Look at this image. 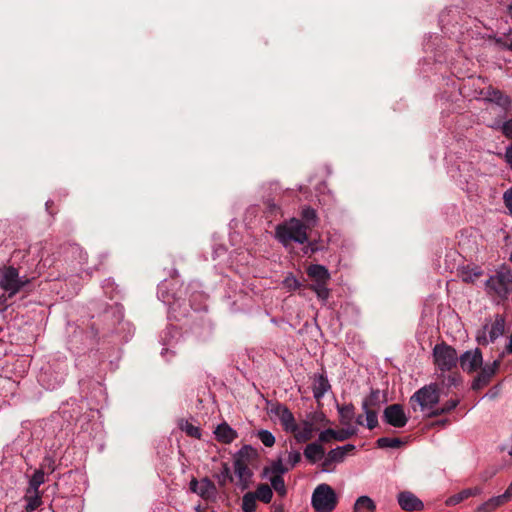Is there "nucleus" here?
<instances>
[{
    "label": "nucleus",
    "mask_w": 512,
    "mask_h": 512,
    "mask_svg": "<svg viewBox=\"0 0 512 512\" xmlns=\"http://www.w3.org/2000/svg\"><path fill=\"white\" fill-rule=\"evenodd\" d=\"M258 457L257 451L250 445H244L234 456V472L238 478L237 485L242 491L252 483L253 471L249 467Z\"/></svg>",
    "instance_id": "1"
},
{
    "label": "nucleus",
    "mask_w": 512,
    "mask_h": 512,
    "mask_svg": "<svg viewBox=\"0 0 512 512\" xmlns=\"http://www.w3.org/2000/svg\"><path fill=\"white\" fill-rule=\"evenodd\" d=\"M308 230L300 219L292 218L288 223L276 227V237L284 246L291 241L304 244L308 242Z\"/></svg>",
    "instance_id": "2"
},
{
    "label": "nucleus",
    "mask_w": 512,
    "mask_h": 512,
    "mask_svg": "<svg viewBox=\"0 0 512 512\" xmlns=\"http://www.w3.org/2000/svg\"><path fill=\"white\" fill-rule=\"evenodd\" d=\"M440 400V391L436 383L425 385L418 389L409 399L411 408L425 411L434 408Z\"/></svg>",
    "instance_id": "3"
},
{
    "label": "nucleus",
    "mask_w": 512,
    "mask_h": 512,
    "mask_svg": "<svg viewBox=\"0 0 512 512\" xmlns=\"http://www.w3.org/2000/svg\"><path fill=\"white\" fill-rule=\"evenodd\" d=\"M486 288L490 295L507 299L512 294V272L510 270L496 272L487 280Z\"/></svg>",
    "instance_id": "4"
},
{
    "label": "nucleus",
    "mask_w": 512,
    "mask_h": 512,
    "mask_svg": "<svg viewBox=\"0 0 512 512\" xmlns=\"http://www.w3.org/2000/svg\"><path fill=\"white\" fill-rule=\"evenodd\" d=\"M311 503L317 512H332L337 506L338 499L331 486L323 483L315 488Z\"/></svg>",
    "instance_id": "5"
},
{
    "label": "nucleus",
    "mask_w": 512,
    "mask_h": 512,
    "mask_svg": "<svg viewBox=\"0 0 512 512\" xmlns=\"http://www.w3.org/2000/svg\"><path fill=\"white\" fill-rule=\"evenodd\" d=\"M433 357L434 363L443 372L451 371L457 366L459 361L456 350L444 342L435 345L433 349Z\"/></svg>",
    "instance_id": "6"
},
{
    "label": "nucleus",
    "mask_w": 512,
    "mask_h": 512,
    "mask_svg": "<svg viewBox=\"0 0 512 512\" xmlns=\"http://www.w3.org/2000/svg\"><path fill=\"white\" fill-rule=\"evenodd\" d=\"M28 283V279L22 280L19 277L18 270L13 266L0 268V287L9 292V297L14 296Z\"/></svg>",
    "instance_id": "7"
},
{
    "label": "nucleus",
    "mask_w": 512,
    "mask_h": 512,
    "mask_svg": "<svg viewBox=\"0 0 512 512\" xmlns=\"http://www.w3.org/2000/svg\"><path fill=\"white\" fill-rule=\"evenodd\" d=\"M507 354L502 351L499 355V357L494 360L491 364H485L482 365L479 369L478 375L474 378L472 382V389L475 391L481 390L485 386H487L494 375L497 373V371L500 368V365L502 363V360Z\"/></svg>",
    "instance_id": "8"
},
{
    "label": "nucleus",
    "mask_w": 512,
    "mask_h": 512,
    "mask_svg": "<svg viewBox=\"0 0 512 512\" xmlns=\"http://www.w3.org/2000/svg\"><path fill=\"white\" fill-rule=\"evenodd\" d=\"M383 419L387 424L395 428H402L408 422L403 406L400 404L387 406L383 412Z\"/></svg>",
    "instance_id": "9"
},
{
    "label": "nucleus",
    "mask_w": 512,
    "mask_h": 512,
    "mask_svg": "<svg viewBox=\"0 0 512 512\" xmlns=\"http://www.w3.org/2000/svg\"><path fill=\"white\" fill-rule=\"evenodd\" d=\"M458 362L467 373L475 372L483 365L482 352L479 348L466 351L460 355Z\"/></svg>",
    "instance_id": "10"
},
{
    "label": "nucleus",
    "mask_w": 512,
    "mask_h": 512,
    "mask_svg": "<svg viewBox=\"0 0 512 512\" xmlns=\"http://www.w3.org/2000/svg\"><path fill=\"white\" fill-rule=\"evenodd\" d=\"M270 411L279 419L285 431L291 432L296 429V421L294 415L287 406L281 403H276L271 406Z\"/></svg>",
    "instance_id": "11"
},
{
    "label": "nucleus",
    "mask_w": 512,
    "mask_h": 512,
    "mask_svg": "<svg viewBox=\"0 0 512 512\" xmlns=\"http://www.w3.org/2000/svg\"><path fill=\"white\" fill-rule=\"evenodd\" d=\"M399 506L405 511H420L423 509V502L409 491H403L398 494Z\"/></svg>",
    "instance_id": "12"
},
{
    "label": "nucleus",
    "mask_w": 512,
    "mask_h": 512,
    "mask_svg": "<svg viewBox=\"0 0 512 512\" xmlns=\"http://www.w3.org/2000/svg\"><path fill=\"white\" fill-rule=\"evenodd\" d=\"M306 273L315 282L314 285L328 284L330 280L328 269L320 264H310L306 269Z\"/></svg>",
    "instance_id": "13"
},
{
    "label": "nucleus",
    "mask_w": 512,
    "mask_h": 512,
    "mask_svg": "<svg viewBox=\"0 0 512 512\" xmlns=\"http://www.w3.org/2000/svg\"><path fill=\"white\" fill-rule=\"evenodd\" d=\"M315 430L313 423L305 420L300 425L296 423V429L291 432L298 442L304 443L312 439Z\"/></svg>",
    "instance_id": "14"
},
{
    "label": "nucleus",
    "mask_w": 512,
    "mask_h": 512,
    "mask_svg": "<svg viewBox=\"0 0 512 512\" xmlns=\"http://www.w3.org/2000/svg\"><path fill=\"white\" fill-rule=\"evenodd\" d=\"M218 489L215 483L208 477L200 480L198 495L205 500H214L217 497Z\"/></svg>",
    "instance_id": "15"
},
{
    "label": "nucleus",
    "mask_w": 512,
    "mask_h": 512,
    "mask_svg": "<svg viewBox=\"0 0 512 512\" xmlns=\"http://www.w3.org/2000/svg\"><path fill=\"white\" fill-rule=\"evenodd\" d=\"M216 439L224 444H230L237 438V432L227 423H222L215 430Z\"/></svg>",
    "instance_id": "16"
},
{
    "label": "nucleus",
    "mask_w": 512,
    "mask_h": 512,
    "mask_svg": "<svg viewBox=\"0 0 512 512\" xmlns=\"http://www.w3.org/2000/svg\"><path fill=\"white\" fill-rule=\"evenodd\" d=\"M324 455H325L324 447L317 442L308 444L304 449L305 458L312 464L316 463L318 460L323 458Z\"/></svg>",
    "instance_id": "17"
},
{
    "label": "nucleus",
    "mask_w": 512,
    "mask_h": 512,
    "mask_svg": "<svg viewBox=\"0 0 512 512\" xmlns=\"http://www.w3.org/2000/svg\"><path fill=\"white\" fill-rule=\"evenodd\" d=\"M343 460V452L337 448L332 449L328 452L324 461L321 463V469L324 472H331L334 469L333 464L341 463Z\"/></svg>",
    "instance_id": "18"
},
{
    "label": "nucleus",
    "mask_w": 512,
    "mask_h": 512,
    "mask_svg": "<svg viewBox=\"0 0 512 512\" xmlns=\"http://www.w3.org/2000/svg\"><path fill=\"white\" fill-rule=\"evenodd\" d=\"M331 388V385L324 374L319 375L313 385V396L316 400H320L325 393Z\"/></svg>",
    "instance_id": "19"
},
{
    "label": "nucleus",
    "mask_w": 512,
    "mask_h": 512,
    "mask_svg": "<svg viewBox=\"0 0 512 512\" xmlns=\"http://www.w3.org/2000/svg\"><path fill=\"white\" fill-rule=\"evenodd\" d=\"M337 410L342 425L350 426L355 418V407L352 403L346 405H337Z\"/></svg>",
    "instance_id": "20"
},
{
    "label": "nucleus",
    "mask_w": 512,
    "mask_h": 512,
    "mask_svg": "<svg viewBox=\"0 0 512 512\" xmlns=\"http://www.w3.org/2000/svg\"><path fill=\"white\" fill-rule=\"evenodd\" d=\"M480 492H481V490L477 487L464 489L461 492L449 497L446 500V504L448 506H453V505L459 504L460 502L468 499L469 497L478 495Z\"/></svg>",
    "instance_id": "21"
},
{
    "label": "nucleus",
    "mask_w": 512,
    "mask_h": 512,
    "mask_svg": "<svg viewBox=\"0 0 512 512\" xmlns=\"http://www.w3.org/2000/svg\"><path fill=\"white\" fill-rule=\"evenodd\" d=\"M302 223L310 230L316 226L318 222V216L315 209L310 206H304L301 209Z\"/></svg>",
    "instance_id": "22"
},
{
    "label": "nucleus",
    "mask_w": 512,
    "mask_h": 512,
    "mask_svg": "<svg viewBox=\"0 0 512 512\" xmlns=\"http://www.w3.org/2000/svg\"><path fill=\"white\" fill-rule=\"evenodd\" d=\"M221 471L214 474V477L216 478L218 482V486L220 489H224L227 485V483H232L234 481V477L231 474L230 467L227 463H222L221 465Z\"/></svg>",
    "instance_id": "23"
},
{
    "label": "nucleus",
    "mask_w": 512,
    "mask_h": 512,
    "mask_svg": "<svg viewBox=\"0 0 512 512\" xmlns=\"http://www.w3.org/2000/svg\"><path fill=\"white\" fill-rule=\"evenodd\" d=\"M380 404V391L378 389L372 390L371 393L364 398L362 402V409L378 411V409L380 408Z\"/></svg>",
    "instance_id": "24"
},
{
    "label": "nucleus",
    "mask_w": 512,
    "mask_h": 512,
    "mask_svg": "<svg viewBox=\"0 0 512 512\" xmlns=\"http://www.w3.org/2000/svg\"><path fill=\"white\" fill-rule=\"evenodd\" d=\"M506 502L507 501L505 500V496H503V495L492 497L488 501H486L483 504H481L478 507L477 511L478 512H491V511H493L494 509H496L497 507L503 505Z\"/></svg>",
    "instance_id": "25"
},
{
    "label": "nucleus",
    "mask_w": 512,
    "mask_h": 512,
    "mask_svg": "<svg viewBox=\"0 0 512 512\" xmlns=\"http://www.w3.org/2000/svg\"><path fill=\"white\" fill-rule=\"evenodd\" d=\"M253 493L256 494L257 500H260L265 504L270 503L273 497L272 488L265 483L259 484L256 489V492Z\"/></svg>",
    "instance_id": "26"
},
{
    "label": "nucleus",
    "mask_w": 512,
    "mask_h": 512,
    "mask_svg": "<svg viewBox=\"0 0 512 512\" xmlns=\"http://www.w3.org/2000/svg\"><path fill=\"white\" fill-rule=\"evenodd\" d=\"M505 321L502 317H497L489 329L490 342H494L504 333Z\"/></svg>",
    "instance_id": "27"
},
{
    "label": "nucleus",
    "mask_w": 512,
    "mask_h": 512,
    "mask_svg": "<svg viewBox=\"0 0 512 512\" xmlns=\"http://www.w3.org/2000/svg\"><path fill=\"white\" fill-rule=\"evenodd\" d=\"M45 482V473L42 469L36 470L29 481L28 493L39 492V487Z\"/></svg>",
    "instance_id": "28"
},
{
    "label": "nucleus",
    "mask_w": 512,
    "mask_h": 512,
    "mask_svg": "<svg viewBox=\"0 0 512 512\" xmlns=\"http://www.w3.org/2000/svg\"><path fill=\"white\" fill-rule=\"evenodd\" d=\"M362 509H366L368 512H375L376 504L368 496H360L354 504V512H359Z\"/></svg>",
    "instance_id": "29"
},
{
    "label": "nucleus",
    "mask_w": 512,
    "mask_h": 512,
    "mask_svg": "<svg viewBox=\"0 0 512 512\" xmlns=\"http://www.w3.org/2000/svg\"><path fill=\"white\" fill-rule=\"evenodd\" d=\"M25 499L27 501L26 511L32 512L42 504V496L40 492H32L31 494L26 491Z\"/></svg>",
    "instance_id": "30"
},
{
    "label": "nucleus",
    "mask_w": 512,
    "mask_h": 512,
    "mask_svg": "<svg viewBox=\"0 0 512 512\" xmlns=\"http://www.w3.org/2000/svg\"><path fill=\"white\" fill-rule=\"evenodd\" d=\"M289 471V468L285 465H283L282 460L278 459L272 463L270 467H264L262 476H267L270 472H272L274 475H280L287 473Z\"/></svg>",
    "instance_id": "31"
},
{
    "label": "nucleus",
    "mask_w": 512,
    "mask_h": 512,
    "mask_svg": "<svg viewBox=\"0 0 512 512\" xmlns=\"http://www.w3.org/2000/svg\"><path fill=\"white\" fill-rule=\"evenodd\" d=\"M256 494L253 492H247L242 498V510L243 512H255L257 508Z\"/></svg>",
    "instance_id": "32"
},
{
    "label": "nucleus",
    "mask_w": 512,
    "mask_h": 512,
    "mask_svg": "<svg viewBox=\"0 0 512 512\" xmlns=\"http://www.w3.org/2000/svg\"><path fill=\"white\" fill-rule=\"evenodd\" d=\"M271 488L274 489L279 496L284 497L287 493L286 485L283 476L273 475L270 478Z\"/></svg>",
    "instance_id": "33"
},
{
    "label": "nucleus",
    "mask_w": 512,
    "mask_h": 512,
    "mask_svg": "<svg viewBox=\"0 0 512 512\" xmlns=\"http://www.w3.org/2000/svg\"><path fill=\"white\" fill-rule=\"evenodd\" d=\"M376 444L379 448H400L403 441L399 438L381 437L377 439Z\"/></svg>",
    "instance_id": "34"
},
{
    "label": "nucleus",
    "mask_w": 512,
    "mask_h": 512,
    "mask_svg": "<svg viewBox=\"0 0 512 512\" xmlns=\"http://www.w3.org/2000/svg\"><path fill=\"white\" fill-rule=\"evenodd\" d=\"M180 428L188 436L199 439L201 437L200 429L188 421H182Z\"/></svg>",
    "instance_id": "35"
},
{
    "label": "nucleus",
    "mask_w": 512,
    "mask_h": 512,
    "mask_svg": "<svg viewBox=\"0 0 512 512\" xmlns=\"http://www.w3.org/2000/svg\"><path fill=\"white\" fill-rule=\"evenodd\" d=\"M257 437L266 447H272L275 444V437L268 430H260L257 433Z\"/></svg>",
    "instance_id": "36"
},
{
    "label": "nucleus",
    "mask_w": 512,
    "mask_h": 512,
    "mask_svg": "<svg viewBox=\"0 0 512 512\" xmlns=\"http://www.w3.org/2000/svg\"><path fill=\"white\" fill-rule=\"evenodd\" d=\"M366 414L367 428L373 430L378 426V417L376 410H364Z\"/></svg>",
    "instance_id": "37"
},
{
    "label": "nucleus",
    "mask_w": 512,
    "mask_h": 512,
    "mask_svg": "<svg viewBox=\"0 0 512 512\" xmlns=\"http://www.w3.org/2000/svg\"><path fill=\"white\" fill-rule=\"evenodd\" d=\"M309 288L317 294L318 298L322 300L328 299L329 289L327 288V284L310 285Z\"/></svg>",
    "instance_id": "38"
},
{
    "label": "nucleus",
    "mask_w": 512,
    "mask_h": 512,
    "mask_svg": "<svg viewBox=\"0 0 512 512\" xmlns=\"http://www.w3.org/2000/svg\"><path fill=\"white\" fill-rule=\"evenodd\" d=\"M357 433L356 428H347V429H341L339 431H336L335 440L337 441H345L352 436H354Z\"/></svg>",
    "instance_id": "39"
},
{
    "label": "nucleus",
    "mask_w": 512,
    "mask_h": 512,
    "mask_svg": "<svg viewBox=\"0 0 512 512\" xmlns=\"http://www.w3.org/2000/svg\"><path fill=\"white\" fill-rule=\"evenodd\" d=\"M283 283L289 290H298L302 287V283L292 274L287 276Z\"/></svg>",
    "instance_id": "40"
},
{
    "label": "nucleus",
    "mask_w": 512,
    "mask_h": 512,
    "mask_svg": "<svg viewBox=\"0 0 512 512\" xmlns=\"http://www.w3.org/2000/svg\"><path fill=\"white\" fill-rule=\"evenodd\" d=\"M336 431L334 429H326L319 434V441L322 443H328L330 440H335Z\"/></svg>",
    "instance_id": "41"
},
{
    "label": "nucleus",
    "mask_w": 512,
    "mask_h": 512,
    "mask_svg": "<svg viewBox=\"0 0 512 512\" xmlns=\"http://www.w3.org/2000/svg\"><path fill=\"white\" fill-rule=\"evenodd\" d=\"M302 459L301 453L299 451H291L288 453V463L291 468L295 467Z\"/></svg>",
    "instance_id": "42"
},
{
    "label": "nucleus",
    "mask_w": 512,
    "mask_h": 512,
    "mask_svg": "<svg viewBox=\"0 0 512 512\" xmlns=\"http://www.w3.org/2000/svg\"><path fill=\"white\" fill-rule=\"evenodd\" d=\"M503 201L505 207L509 210V213L512 214V187L504 192Z\"/></svg>",
    "instance_id": "43"
},
{
    "label": "nucleus",
    "mask_w": 512,
    "mask_h": 512,
    "mask_svg": "<svg viewBox=\"0 0 512 512\" xmlns=\"http://www.w3.org/2000/svg\"><path fill=\"white\" fill-rule=\"evenodd\" d=\"M265 207L271 215H276L280 211V207L272 199L265 201Z\"/></svg>",
    "instance_id": "44"
},
{
    "label": "nucleus",
    "mask_w": 512,
    "mask_h": 512,
    "mask_svg": "<svg viewBox=\"0 0 512 512\" xmlns=\"http://www.w3.org/2000/svg\"><path fill=\"white\" fill-rule=\"evenodd\" d=\"M459 404V400L458 399H450L448 401H446L443 406L441 408H443V410H445V413H449L451 412L452 410H454Z\"/></svg>",
    "instance_id": "45"
},
{
    "label": "nucleus",
    "mask_w": 512,
    "mask_h": 512,
    "mask_svg": "<svg viewBox=\"0 0 512 512\" xmlns=\"http://www.w3.org/2000/svg\"><path fill=\"white\" fill-rule=\"evenodd\" d=\"M502 132L506 137L512 139V119L503 123Z\"/></svg>",
    "instance_id": "46"
},
{
    "label": "nucleus",
    "mask_w": 512,
    "mask_h": 512,
    "mask_svg": "<svg viewBox=\"0 0 512 512\" xmlns=\"http://www.w3.org/2000/svg\"><path fill=\"white\" fill-rule=\"evenodd\" d=\"M318 251V246L314 242H308V244L303 248V252L306 255L311 256L312 254Z\"/></svg>",
    "instance_id": "47"
},
{
    "label": "nucleus",
    "mask_w": 512,
    "mask_h": 512,
    "mask_svg": "<svg viewBox=\"0 0 512 512\" xmlns=\"http://www.w3.org/2000/svg\"><path fill=\"white\" fill-rule=\"evenodd\" d=\"M447 381H448V383H447L448 386L456 387L459 385L460 375L457 373L451 374L448 376Z\"/></svg>",
    "instance_id": "48"
},
{
    "label": "nucleus",
    "mask_w": 512,
    "mask_h": 512,
    "mask_svg": "<svg viewBox=\"0 0 512 512\" xmlns=\"http://www.w3.org/2000/svg\"><path fill=\"white\" fill-rule=\"evenodd\" d=\"M430 410L431 411L428 414V417H430V418H436V417H439V416H441L443 414H446L445 410H443V408H441V407H439V408H435L434 407V408H432Z\"/></svg>",
    "instance_id": "49"
},
{
    "label": "nucleus",
    "mask_w": 512,
    "mask_h": 512,
    "mask_svg": "<svg viewBox=\"0 0 512 512\" xmlns=\"http://www.w3.org/2000/svg\"><path fill=\"white\" fill-rule=\"evenodd\" d=\"M337 449H340V451L343 452V458L349 453L352 452L355 449V446L353 444H347L343 447H337Z\"/></svg>",
    "instance_id": "50"
},
{
    "label": "nucleus",
    "mask_w": 512,
    "mask_h": 512,
    "mask_svg": "<svg viewBox=\"0 0 512 512\" xmlns=\"http://www.w3.org/2000/svg\"><path fill=\"white\" fill-rule=\"evenodd\" d=\"M479 275H480L479 273H474V275L472 276L469 273L463 272L462 273V278H463V281H465V282H473L474 278L479 277Z\"/></svg>",
    "instance_id": "51"
},
{
    "label": "nucleus",
    "mask_w": 512,
    "mask_h": 512,
    "mask_svg": "<svg viewBox=\"0 0 512 512\" xmlns=\"http://www.w3.org/2000/svg\"><path fill=\"white\" fill-rule=\"evenodd\" d=\"M199 486L200 481H197L195 478H193L190 482V490L194 493H199Z\"/></svg>",
    "instance_id": "52"
},
{
    "label": "nucleus",
    "mask_w": 512,
    "mask_h": 512,
    "mask_svg": "<svg viewBox=\"0 0 512 512\" xmlns=\"http://www.w3.org/2000/svg\"><path fill=\"white\" fill-rule=\"evenodd\" d=\"M505 158L507 163L512 168V144L506 149Z\"/></svg>",
    "instance_id": "53"
},
{
    "label": "nucleus",
    "mask_w": 512,
    "mask_h": 512,
    "mask_svg": "<svg viewBox=\"0 0 512 512\" xmlns=\"http://www.w3.org/2000/svg\"><path fill=\"white\" fill-rule=\"evenodd\" d=\"M502 495L505 496L506 501H509L512 498V481H511V484L508 486V488Z\"/></svg>",
    "instance_id": "54"
},
{
    "label": "nucleus",
    "mask_w": 512,
    "mask_h": 512,
    "mask_svg": "<svg viewBox=\"0 0 512 512\" xmlns=\"http://www.w3.org/2000/svg\"><path fill=\"white\" fill-rule=\"evenodd\" d=\"M356 423H357L358 425H363V424H364L363 415H359V416L356 418Z\"/></svg>",
    "instance_id": "55"
},
{
    "label": "nucleus",
    "mask_w": 512,
    "mask_h": 512,
    "mask_svg": "<svg viewBox=\"0 0 512 512\" xmlns=\"http://www.w3.org/2000/svg\"><path fill=\"white\" fill-rule=\"evenodd\" d=\"M509 14L512 18V5L509 6ZM508 48L512 51V42L509 44Z\"/></svg>",
    "instance_id": "56"
},
{
    "label": "nucleus",
    "mask_w": 512,
    "mask_h": 512,
    "mask_svg": "<svg viewBox=\"0 0 512 512\" xmlns=\"http://www.w3.org/2000/svg\"><path fill=\"white\" fill-rule=\"evenodd\" d=\"M478 341H479V344H487L486 338H484L483 341L480 338H478Z\"/></svg>",
    "instance_id": "57"
},
{
    "label": "nucleus",
    "mask_w": 512,
    "mask_h": 512,
    "mask_svg": "<svg viewBox=\"0 0 512 512\" xmlns=\"http://www.w3.org/2000/svg\"><path fill=\"white\" fill-rule=\"evenodd\" d=\"M448 422H449V420L446 419V420L439 421L438 423L441 425H446Z\"/></svg>",
    "instance_id": "58"
},
{
    "label": "nucleus",
    "mask_w": 512,
    "mask_h": 512,
    "mask_svg": "<svg viewBox=\"0 0 512 512\" xmlns=\"http://www.w3.org/2000/svg\"><path fill=\"white\" fill-rule=\"evenodd\" d=\"M509 454L512 456V446H511V450H510Z\"/></svg>",
    "instance_id": "59"
}]
</instances>
